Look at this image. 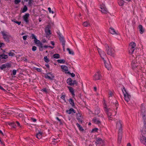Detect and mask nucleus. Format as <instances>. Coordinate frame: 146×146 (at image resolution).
Here are the masks:
<instances>
[{"label": "nucleus", "mask_w": 146, "mask_h": 146, "mask_svg": "<svg viewBox=\"0 0 146 146\" xmlns=\"http://www.w3.org/2000/svg\"><path fill=\"white\" fill-rule=\"evenodd\" d=\"M123 123L122 121L119 120L118 121H117L116 123V127L118 128V143L120 142L122 137V127Z\"/></svg>", "instance_id": "nucleus-1"}, {"label": "nucleus", "mask_w": 146, "mask_h": 146, "mask_svg": "<svg viewBox=\"0 0 146 146\" xmlns=\"http://www.w3.org/2000/svg\"><path fill=\"white\" fill-rule=\"evenodd\" d=\"M104 111L107 114L108 117L109 118V120H111V118H113V117L116 114V112L113 111V110L110 108L108 109L107 106L106 105L104 107Z\"/></svg>", "instance_id": "nucleus-2"}, {"label": "nucleus", "mask_w": 146, "mask_h": 146, "mask_svg": "<svg viewBox=\"0 0 146 146\" xmlns=\"http://www.w3.org/2000/svg\"><path fill=\"white\" fill-rule=\"evenodd\" d=\"M105 46L106 48V50L107 51V54L111 56H114V50L111 48H110L108 44H105Z\"/></svg>", "instance_id": "nucleus-3"}, {"label": "nucleus", "mask_w": 146, "mask_h": 146, "mask_svg": "<svg viewBox=\"0 0 146 146\" xmlns=\"http://www.w3.org/2000/svg\"><path fill=\"white\" fill-rule=\"evenodd\" d=\"M57 34L59 36V40L60 42L62 44L63 51L64 52L65 51V41L64 39V37L60 32H58Z\"/></svg>", "instance_id": "nucleus-4"}, {"label": "nucleus", "mask_w": 146, "mask_h": 146, "mask_svg": "<svg viewBox=\"0 0 146 146\" xmlns=\"http://www.w3.org/2000/svg\"><path fill=\"white\" fill-rule=\"evenodd\" d=\"M1 33L3 36V38L4 39L5 41L7 43L10 42V39L12 38V36L6 34L4 32H1Z\"/></svg>", "instance_id": "nucleus-5"}, {"label": "nucleus", "mask_w": 146, "mask_h": 146, "mask_svg": "<svg viewBox=\"0 0 146 146\" xmlns=\"http://www.w3.org/2000/svg\"><path fill=\"white\" fill-rule=\"evenodd\" d=\"M136 44L134 42H132L129 45V52L130 53L133 54L135 49Z\"/></svg>", "instance_id": "nucleus-6"}, {"label": "nucleus", "mask_w": 146, "mask_h": 146, "mask_svg": "<svg viewBox=\"0 0 146 146\" xmlns=\"http://www.w3.org/2000/svg\"><path fill=\"white\" fill-rule=\"evenodd\" d=\"M141 134L142 137L141 138V140L142 139V142L146 143V127H143L141 131Z\"/></svg>", "instance_id": "nucleus-7"}, {"label": "nucleus", "mask_w": 146, "mask_h": 146, "mask_svg": "<svg viewBox=\"0 0 146 146\" xmlns=\"http://www.w3.org/2000/svg\"><path fill=\"white\" fill-rule=\"evenodd\" d=\"M140 110L141 112V114L142 116L146 115V110H145V105L143 103L141 105L140 107Z\"/></svg>", "instance_id": "nucleus-8"}, {"label": "nucleus", "mask_w": 146, "mask_h": 146, "mask_svg": "<svg viewBox=\"0 0 146 146\" xmlns=\"http://www.w3.org/2000/svg\"><path fill=\"white\" fill-rule=\"evenodd\" d=\"M44 77L46 79L52 80H53L54 76L52 72H49L44 75Z\"/></svg>", "instance_id": "nucleus-9"}, {"label": "nucleus", "mask_w": 146, "mask_h": 146, "mask_svg": "<svg viewBox=\"0 0 146 146\" xmlns=\"http://www.w3.org/2000/svg\"><path fill=\"white\" fill-rule=\"evenodd\" d=\"M95 143L96 146H97L98 144L101 145H103L104 144L103 141L101 138L99 137H96Z\"/></svg>", "instance_id": "nucleus-10"}, {"label": "nucleus", "mask_w": 146, "mask_h": 146, "mask_svg": "<svg viewBox=\"0 0 146 146\" xmlns=\"http://www.w3.org/2000/svg\"><path fill=\"white\" fill-rule=\"evenodd\" d=\"M98 50L100 54L101 57L103 59L104 62H105V60L104 59V57L106 56V54L103 51H102L99 48H98Z\"/></svg>", "instance_id": "nucleus-11"}, {"label": "nucleus", "mask_w": 146, "mask_h": 146, "mask_svg": "<svg viewBox=\"0 0 146 146\" xmlns=\"http://www.w3.org/2000/svg\"><path fill=\"white\" fill-rule=\"evenodd\" d=\"M102 76L99 72H96L93 76V79L94 80H100Z\"/></svg>", "instance_id": "nucleus-12"}, {"label": "nucleus", "mask_w": 146, "mask_h": 146, "mask_svg": "<svg viewBox=\"0 0 146 146\" xmlns=\"http://www.w3.org/2000/svg\"><path fill=\"white\" fill-rule=\"evenodd\" d=\"M112 98L111 96H109V100H110L109 101V103H111V104L112 103L113 105H115V106L116 107V109H117V106H118V102L117 101L114 99V100H111L112 99Z\"/></svg>", "instance_id": "nucleus-13"}, {"label": "nucleus", "mask_w": 146, "mask_h": 146, "mask_svg": "<svg viewBox=\"0 0 146 146\" xmlns=\"http://www.w3.org/2000/svg\"><path fill=\"white\" fill-rule=\"evenodd\" d=\"M30 15L29 13H26L23 16V18L27 24H28L29 23V17Z\"/></svg>", "instance_id": "nucleus-14"}, {"label": "nucleus", "mask_w": 146, "mask_h": 146, "mask_svg": "<svg viewBox=\"0 0 146 146\" xmlns=\"http://www.w3.org/2000/svg\"><path fill=\"white\" fill-rule=\"evenodd\" d=\"M139 64L136 62V60H134L132 62V67L133 69H134L135 68H137L139 65Z\"/></svg>", "instance_id": "nucleus-15"}, {"label": "nucleus", "mask_w": 146, "mask_h": 146, "mask_svg": "<svg viewBox=\"0 0 146 146\" xmlns=\"http://www.w3.org/2000/svg\"><path fill=\"white\" fill-rule=\"evenodd\" d=\"M50 28V27L49 25H47L45 28V31L47 35L49 36L51 34Z\"/></svg>", "instance_id": "nucleus-16"}, {"label": "nucleus", "mask_w": 146, "mask_h": 146, "mask_svg": "<svg viewBox=\"0 0 146 146\" xmlns=\"http://www.w3.org/2000/svg\"><path fill=\"white\" fill-rule=\"evenodd\" d=\"M110 32L112 34H116L117 35H119V33L118 31L116 32L114 29L112 27H110L109 30Z\"/></svg>", "instance_id": "nucleus-17"}, {"label": "nucleus", "mask_w": 146, "mask_h": 146, "mask_svg": "<svg viewBox=\"0 0 146 146\" xmlns=\"http://www.w3.org/2000/svg\"><path fill=\"white\" fill-rule=\"evenodd\" d=\"M125 99L127 102H128L130 100L131 96L128 93L124 94Z\"/></svg>", "instance_id": "nucleus-18"}, {"label": "nucleus", "mask_w": 146, "mask_h": 146, "mask_svg": "<svg viewBox=\"0 0 146 146\" xmlns=\"http://www.w3.org/2000/svg\"><path fill=\"white\" fill-rule=\"evenodd\" d=\"M92 121H93L95 123L98 124V125L101 124V122L99 120V119L96 117L94 118L93 119Z\"/></svg>", "instance_id": "nucleus-19"}, {"label": "nucleus", "mask_w": 146, "mask_h": 146, "mask_svg": "<svg viewBox=\"0 0 146 146\" xmlns=\"http://www.w3.org/2000/svg\"><path fill=\"white\" fill-rule=\"evenodd\" d=\"M67 87L68 88L70 92L71 93L73 97H74L75 96V94L74 93L73 88L72 87L68 86H67Z\"/></svg>", "instance_id": "nucleus-20"}, {"label": "nucleus", "mask_w": 146, "mask_h": 146, "mask_svg": "<svg viewBox=\"0 0 146 146\" xmlns=\"http://www.w3.org/2000/svg\"><path fill=\"white\" fill-rule=\"evenodd\" d=\"M42 132L38 131L36 134V137L38 139H41L42 134Z\"/></svg>", "instance_id": "nucleus-21"}, {"label": "nucleus", "mask_w": 146, "mask_h": 146, "mask_svg": "<svg viewBox=\"0 0 146 146\" xmlns=\"http://www.w3.org/2000/svg\"><path fill=\"white\" fill-rule=\"evenodd\" d=\"M138 28L140 34H143L145 31L144 29L141 25H139L138 26Z\"/></svg>", "instance_id": "nucleus-22"}, {"label": "nucleus", "mask_w": 146, "mask_h": 146, "mask_svg": "<svg viewBox=\"0 0 146 146\" xmlns=\"http://www.w3.org/2000/svg\"><path fill=\"white\" fill-rule=\"evenodd\" d=\"M72 80L71 78H70L67 79V83L68 85L72 86L73 85V84H72Z\"/></svg>", "instance_id": "nucleus-23"}, {"label": "nucleus", "mask_w": 146, "mask_h": 146, "mask_svg": "<svg viewBox=\"0 0 146 146\" xmlns=\"http://www.w3.org/2000/svg\"><path fill=\"white\" fill-rule=\"evenodd\" d=\"M68 101L69 102L70 104L72 105V107H74L75 106L74 101L72 99L70 98L69 100Z\"/></svg>", "instance_id": "nucleus-24"}, {"label": "nucleus", "mask_w": 146, "mask_h": 146, "mask_svg": "<svg viewBox=\"0 0 146 146\" xmlns=\"http://www.w3.org/2000/svg\"><path fill=\"white\" fill-rule=\"evenodd\" d=\"M76 125L80 131H84L83 127L78 123H76Z\"/></svg>", "instance_id": "nucleus-25"}, {"label": "nucleus", "mask_w": 146, "mask_h": 146, "mask_svg": "<svg viewBox=\"0 0 146 146\" xmlns=\"http://www.w3.org/2000/svg\"><path fill=\"white\" fill-rule=\"evenodd\" d=\"M101 11L102 13H106L107 12V9L104 7H101Z\"/></svg>", "instance_id": "nucleus-26"}, {"label": "nucleus", "mask_w": 146, "mask_h": 146, "mask_svg": "<svg viewBox=\"0 0 146 146\" xmlns=\"http://www.w3.org/2000/svg\"><path fill=\"white\" fill-rule=\"evenodd\" d=\"M104 63L105 65L106 68H107L108 70H109L111 68V66L110 64L106 63V61L105 60V62H104Z\"/></svg>", "instance_id": "nucleus-27"}, {"label": "nucleus", "mask_w": 146, "mask_h": 146, "mask_svg": "<svg viewBox=\"0 0 146 146\" xmlns=\"http://www.w3.org/2000/svg\"><path fill=\"white\" fill-rule=\"evenodd\" d=\"M124 1L123 0H118V3L119 5L120 6H123L124 3Z\"/></svg>", "instance_id": "nucleus-28"}, {"label": "nucleus", "mask_w": 146, "mask_h": 146, "mask_svg": "<svg viewBox=\"0 0 146 146\" xmlns=\"http://www.w3.org/2000/svg\"><path fill=\"white\" fill-rule=\"evenodd\" d=\"M61 68L62 69L64 70L65 71H68V67L65 65H62Z\"/></svg>", "instance_id": "nucleus-29"}, {"label": "nucleus", "mask_w": 146, "mask_h": 146, "mask_svg": "<svg viewBox=\"0 0 146 146\" xmlns=\"http://www.w3.org/2000/svg\"><path fill=\"white\" fill-rule=\"evenodd\" d=\"M1 59H6L8 58L7 55H5V54L3 53L0 55Z\"/></svg>", "instance_id": "nucleus-30"}, {"label": "nucleus", "mask_w": 146, "mask_h": 146, "mask_svg": "<svg viewBox=\"0 0 146 146\" xmlns=\"http://www.w3.org/2000/svg\"><path fill=\"white\" fill-rule=\"evenodd\" d=\"M142 117L144 121V127H146V115H145L144 116H142Z\"/></svg>", "instance_id": "nucleus-31"}, {"label": "nucleus", "mask_w": 146, "mask_h": 146, "mask_svg": "<svg viewBox=\"0 0 146 146\" xmlns=\"http://www.w3.org/2000/svg\"><path fill=\"white\" fill-rule=\"evenodd\" d=\"M67 50L68 51L69 54L74 55V52L72 50H71L70 48H67Z\"/></svg>", "instance_id": "nucleus-32"}, {"label": "nucleus", "mask_w": 146, "mask_h": 146, "mask_svg": "<svg viewBox=\"0 0 146 146\" xmlns=\"http://www.w3.org/2000/svg\"><path fill=\"white\" fill-rule=\"evenodd\" d=\"M27 10L28 9L27 6L26 5H24L22 10V13H24L26 12Z\"/></svg>", "instance_id": "nucleus-33"}, {"label": "nucleus", "mask_w": 146, "mask_h": 146, "mask_svg": "<svg viewBox=\"0 0 146 146\" xmlns=\"http://www.w3.org/2000/svg\"><path fill=\"white\" fill-rule=\"evenodd\" d=\"M4 64L6 68H9L11 67V64L7 62Z\"/></svg>", "instance_id": "nucleus-34"}, {"label": "nucleus", "mask_w": 146, "mask_h": 146, "mask_svg": "<svg viewBox=\"0 0 146 146\" xmlns=\"http://www.w3.org/2000/svg\"><path fill=\"white\" fill-rule=\"evenodd\" d=\"M57 62L61 64H64L65 63V61L64 59H59L57 60Z\"/></svg>", "instance_id": "nucleus-35"}, {"label": "nucleus", "mask_w": 146, "mask_h": 146, "mask_svg": "<svg viewBox=\"0 0 146 146\" xmlns=\"http://www.w3.org/2000/svg\"><path fill=\"white\" fill-rule=\"evenodd\" d=\"M29 2L28 3V5L29 7L32 6V5L33 3L34 2L33 0H28Z\"/></svg>", "instance_id": "nucleus-36"}, {"label": "nucleus", "mask_w": 146, "mask_h": 146, "mask_svg": "<svg viewBox=\"0 0 146 146\" xmlns=\"http://www.w3.org/2000/svg\"><path fill=\"white\" fill-rule=\"evenodd\" d=\"M53 57L55 58H60V55L58 54H55L53 55Z\"/></svg>", "instance_id": "nucleus-37"}, {"label": "nucleus", "mask_w": 146, "mask_h": 146, "mask_svg": "<svg viewBox=\"0 0 146 146\" xmlns=\"http://www.w3.org/2000/svg\"><path fill=\"white\" fill-rule=\"evenodd\" d=\"M44 60L46 63H48L50 61V60L49 58H47V56H45L44 58Z\"/></svg>", "instance_id": "nucleus-38"}, {"label": "nucleus", "mask_w": 146, "mask_h": 146, "mask_svg": "<svg viewBox=\"0 0 146 146\" xmlns=\"http://www.w3.org/2000/svg\"><path fill=\"white\" fill-rule=\"evenodd\" d=\"M76 116L77 118L78 117H79V118H81L83 117L82 114L79 112H78V113H76Z\"/></svg>", "instance_id": "nucleus-39"}, {"label": "nucleus", "mask_w": 146, "mask_h": 146, "mask_svg": "<svg viewBox=\"0 0 146 146\" xmlns=\"http://www.w3.org/2000/svg\"><path fill=\"white\" fill-rule=\"evenodd\" d=\"M73 108H70L69 110H67L66 111V112L68 114H70L72 113V110Z\"/></svg>", "instance_id": "nucleus-40"}, {"label": "nucleus", "mask_w": 146, "mask_h": 146, "mask_svg": "<svg viewBox=\"0 0 146 146\" xmlns=\"http://www.w3.org/2000/svg\"><path fill=\"white\" fill-rule=\"evenodd\" d=\"M34 41L36 44H37L39 42H40L39 40H38L36 38V37L35 38H34Z\"/></svg>", "instance_id": "nucleus-41"}, {"label": "nucleus", "mask_w": 146, "mask_h": 146, "mask_svg": "<svg viewBox=\"0 0 146 146\" xmlns=\"http://www.w3.org/2000/svg\"><path fill=\"white\" fill-rule=\"evenodd\" d=\"M41 91L42 92H45L46 93H47L48 92V90L46 88H43L41 90Z\"/></svg>", "instance_id": "nucleus-42"}, {"label": "nucleus", "mask_w": 146, "mask_h": 146, "mask_svg": "<svg viewBox=\"0 0 146 146\" xmlns=\"http://www.w3.org/2000/svg\"><path fill=\"white\" fill-rule=\"evenodd\" d=\"M37 45L39 48H43V46H42V44L41 42H39V43H38Z\"/></svg>", "instance_id": "nucleus-43"}, {"label": "nucleus", "mask_w": 146, "mask_h": 146, "mask_svg": "<svg viewBox=\"0 0 146 146\" xmlns=\"http://www.w3.org/2000/svg\"><path fill=\"white\" fill-rule=\"evenodd\" d=\"M89 25V23L87 21L84 22L83 24V25L84 27H87Z\"/></svg>", "instance_id": "nucleus-44"}, {"label": "nucleus", "mask_w": 146, "mask_h": 146, "mask_svg": "<svg viewBox=\"0 0 146 146\" xmlns=\"http://www.w3.org/2000/svg\"><path fill=\"white\" fill-rule=\"evenodd\" d=\"M122 91L123 94H127L128 93L126 91L124 87H123V88L122 89Z\"/></svg>", "instance_id": "nucleus-45"}, {"label": "nucleus", "mask_w": 146, "mask_h": 146, "mask_svg": "<svg viewBox=\"0 0 146 146\" xmlns=\"http://www.w3.org/2000/svg\"><path fill=\"white\" fill-rule=\"evenodd\" d=\"M77 119L81 123H82L83 121V117L81 118H79V117H78L77 118Z\"/></svg>", "instance_id": "nucleus-46"}, {"label": "nucleus", "mask_w": 146, "mask_h": 146, "mask_svg": "<svg viewBox=\"0 0 146 146\" xmlns=\"http://www.w3.org/2000/svg\"><path fill=\"white\" fill-rule=\"evenodd\" d=\"M100 109L99 108H97L95 111V113L98 114L100 113Z\"/></svg>", "instance_id": "nucleus-47"}, {"label": "nucleus", "mask_w": 146, "mask_h": 146, "mask_svg": "<svg viewBox=\"0 0 146 146\" xmlns=\"http://www.w3.org/2000/svg\"><path fill=\"white\" fill-rule=\"evenodd\" d=\"M34 69L37 70L38 72H41V69L40 68H38L36 67H34Z\"/></svg>", "instance_id": "nucleus-48"}, {"label": "nucleus", "mask_w": 146, "mask_h": 146, "mask_svg": "<svg viewBox=\"0 0 146 146\" xmlns=\"http://www.w3.org/2000/svg\"><path fill=\"white\" fill-rule=\"evenodd\" d=\"M6 68L4 64L2 65L0 67V68L1 70H3L4 69Z\"/></svg>", "instance_id": "nucleus-49"}, {"label": "nucleus", "mask_w": 146, "mask_h": 146, "mask_svg": "<svg viewBox=\"0 0 146 146\" xmlns=\"http://www.w3.org/2000/svg\"><path fill=\"white\" fill-rule=\"evenodd\" d=\"M9 55L10 56H15V54L13 52H10L9 53Z\"/></svg>", "instance_id": "nucleus-50"}, {"label": "nucleus", "mask_w": 146, "mask_h": 146, "mask_svg": "<svg viewBox=\"0 0 146 146\" xmlns=\"http://www.w3.org/2000/svg\"><path fill=\"white\" fill-rule=\"evenodd\" d=\"M21 2V0H15V4H18Z\"/></svg>", "instance_id": "nucleus-51"}, {"label": "nucleus", "mask_w": 146, "mask_h": 146, "mask_svg": "<svg viewBox=\"0 0 146 146\" xmlns=\"http://www.w3.org/2000/svg\"><path fill=\"white\" fill-rule=\"evenodd\" d=\"M98 130V128H95L94 129H92V132H97Z\"/></svg>", "instance_id": "nucleus-52"}, {"label": "nucleus", "mask_w": 146, "mask_h": 146, "mask_svg": "<svg viewBox=\"0 0 146 146\" xmlns=\"http://www.w3.org/2000/svg\"><path fill=\"white\" fill-rule=\"evenodd\" d=\"M48 11H49V12L50 13H52V14H53L54 13V12L53 11H52L51 10V9L50 8V7H48Z\"/></svg>", "instance_id": "nucleus-53"}, {"label": "nucleus", "mask_w": 146, "mask_h": 146, "mask_svg": "<svg viewBox=\"0 0 146 146\" xmlns=\"http://www.w3.org/2000/svg\"><path fill=\"white\" fill-rule=\"evenodd\" d=\"M5 44L1 42L0 43V48H1L3 46H5Z\"/></svg>", "instance_id": "nucleus-54"}, {"label": "nucleus", "mask_w": 146, "mask_h": 146, "mask_svg": "<svg viewBox=\"0 0 146 146\" xmlns=\"http://www.w3.org/2000/svg\"><path fill=\"white\" fill-rule=\"evenodd\" d=\"M37 47L35 46H33L32 48V50L33 51H35L36 50Z\"/></svg>", "instance_id": "nucleus-55"}, {"label": "nucleus", "mask_w": 146, "mask_h": 146, "mask_svg": "<svg viewBox=\"0 0 146 146\" xmlns=\"http://www.w3.org/2000/svg\"><path fill=\"white\" fill-rule=\"evenodd\" d=\"M72 84H73V85L74 84H76V85H77L78 84L76 80H74L73 81H72Z\"/></svg>", "instance_id": "nucleus-56"}, {"label": "nucleus", "mask_w": 146, "mask_h": 146, "mask_svg": "<svg viewBox=\"0 0 146 146\" xmlns=\"http://www.w3.org/2000/svg\"><path fill=\"white\" fill-rule=\"evenodd\" d=\"M31 119L32 121H33V122H36V119L33 118V117H31Z\"/></svg>", "instance_id": "nucleus-57"}, {"label": "nucleus", "mask_w": 146, "mask_h": 146, "mask_svg": "<svg viewBox=\"0 0 146 146\" xmlns=\"http://www.w3.org/2000/svg\"><path fill=\"white\" fill-rule=\"evenodd\" d=\"M17 73V70H13V75H15Z\"/></svg>", "instance_id": "nucleus-58"}, {"label": "nucleus", "mask_w": 146, "mask_h": 146, "mask_svg": "<svg viewBox=\"0 0 146 146\" xmlns=\"http://www.w3.org/2000/svg\"><path fill=\"white\" fill-rule=\"evenodd\" d=\"M31 36L32 37V39H34V38H35V37H36V36L33 34H31Z\"/></svg>", "instance_id": "nucleus-59"}, {"label": "nucleus", "mask_w": 146, "mask_h": 146, "mask_svg": "<svg viewBox=\"0 0 146 146\" xmlns=\"http://www.w3.org/2000/svg\"><path fill=\"white\" fill-rule=\"evenodd\" d=\"M16 123L17 126H18L19 127H20L21 128L22 127V126L20 125V123H19V122L17 121H16Z\"/></svg>", "instance_id": "nucleus-60"}, {"label": "nucleus", "mask_w": 146, "mask_h": 146, "mask_svg": "<svg viewBox=\"0 0 146 146\" xmlns=\"http://www.w3.org/2000/svg\"><path fill=\"white\" fill-rule=\"evenodd\" d=\"M14 23H16L17 24L19 25H20L21 23V22H19V21H14Z\"/></svg>", "instance_id": "nucleus-61"}, {"label": "nucleus", "mask_w": 146, "mask_h": 146, "mask_svg": "<svg viewBox=\"0 0 146 146\" xmlns=\"http://www.w3.org/2000/svg\"><path fill=\"white\" fill-rule=\"evenodd\" d=\"M27 36H28L25 35V36H23V39L25 40H26L27 38Z\"/></svg>", "instance_id": "nucleus-62"}, {"label": "nucleus", "mask_w": 146, "mask_h": 146, "mask_svg": "<svg viewBox=\"0 0 146 146\" xmlns=\"http://www.w3.org/2000/svg\"><path fill=\"white\" fill-rule=\"evenodd\" d=\"M57 139H58V138H57L56 139H55V138H53L52 139V142H54V143H53V144L55 143V142H56V140H57Z\"/></svg>", "instance_id": "nucleus-63"}, {"label": "nucleus", "mask_w": 146, "mask_h": 146, "mask_svg": "<svg viewBox=\"0 0 146 146\" xmlns=\"http://www.w3.org/2000/svg\"><path fill=\"white\" fill-rule=\"evenodd\" d=\"M109 95V96H111L112 97V96L113 95V94L111 91H110Z\"/></svg>", "instance_id": "nucleus-64"}]
</instances>
